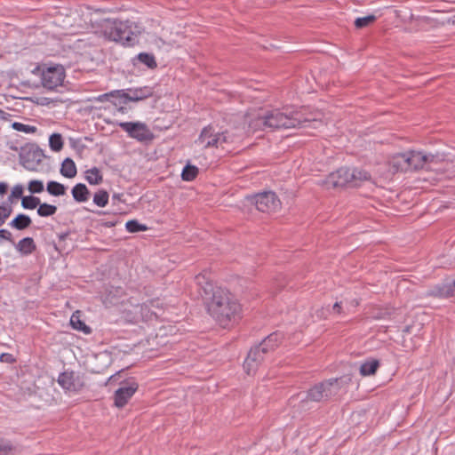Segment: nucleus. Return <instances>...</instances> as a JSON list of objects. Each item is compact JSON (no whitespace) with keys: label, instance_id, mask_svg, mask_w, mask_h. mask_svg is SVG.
<instances>
[{"label":"nucleus","instance_id":"1","mask_svg":"<svg viewBox=\"0 0 455 455\" xmlns=\"http://www.w3.org/2000/svg\"><path fill=\"white\" fill-rule=\"evenodd\" d=\"M316 124H322V122L303 118L299 112H290L288 108L268 111L265 115L257 116L249 124L253 130L290 129L312 125L316 128Z\"/></svg>","mask_w":455,"mask_h":455},{"label":"nucleus","instance_id":"2","mask_svg":"<svg viewBox=\"0 0 455 455\" xmlns=\"http://www.w3.org/2000/svg\"><path fill=\"white\" fill-rule=\"evenodd\" d=\"M207 310L221 326L226 327L231 321L235 320L241 306L228 290L219 287L212 291Z\"/></svg>","mask_w":455,"mask_h":455},{"label":"nucleus","instance_id":"3","mask_svg":"<svg viewBox=\"0 0 455 455\" xmlns=\"http://www.w3.org/2000/svg\"><path fill=\"white\" fill-rule=\"evenodd\" d=\"M104 37L109 41L120 43L124 46H133L138 43L140 34V26L129 20L107 19L101 25Z\"/></svg>","mask_w":455,"mask_h":455},{"label":"nucleus","instance_id":"4","mask_svg":"<svg viewBox=\"0 0 455 455\" xmlns=\"http://www.w3.org/2000/svg\"><path fill=\"white\" fill-rule=\"evenodd\" d=\"M283 333L275 331L264 339L259 345L251 348L243 363V368L247 374L254 373L262 363L265 355L274 351L282 342Z\"/></svg>","mask_w":455,"mask_h":455},{"label":"nucleus","instance_id":"5","mask_svg":"<svg viewBox=\"0 0 455 455\" xmlns=\"http://www.w3.org/2000/svg\"><path fill=\"white\" fill-rule=\"evenodd\" d=\"M370 179L371 175L366 171L341 167L327 176L324 185L327 188H343L346 186L359 187L363 181L369 180Z\"/></svg>","mask_w":455,"mask_h":455},{"label":"nucleus","instance_id":"6","mask_svg":"<svg viewBox=\"0 0 455 455\" xmlns=\"http://www.w3.org/2000/svg\"><path fill=\"white\" fill-rule=\"evenodd\" d=\"M33 76L38 79V84L35 86L42 85L44 88L53 91L61 86L66 77L65 68L62 65L40 64L32 71Z\"/></svg>","mask_w":455,"mask_h":455},{"label":"nucleus","instance_id":"7","mask_svg":"<svg viewBox=\"0 0 455 455\" xmlns=\"http://www.w3.org/2000/svg\"><path fill=\"white\" fill-rule=\"evenodd\" d=\"M236 139L228 131L220 132L216 131L213 126L208 125L201 131L196 142L202 145L204 148H221L225 149V145L235 143Z\"/></svg>","mask_w":455,"mask_h":455},{"label":"nucleus","instance_id":"8","mask_svg":"<svg viewBox=\"0 0 455 455\" xmlns=\"http://www.w3.org/2000/svg\"><path fill=\"white\" fill-rule=\"evenodd\" d=\"M344 382V378H335L320 382L307 391V399L313 402H320L338 394Z\"/></svg>","mask_w":455,"mask_h":455},{"label":"nucleus","instance_id":"9","mask_svg":"<svg viewBox=\"0 0 455 455\" xmlns=\"http://www.w3.org/2000/svg\"><path fill=\"white\" fill-rule=\"evenodd\" d=\"M249 202L254 204L258 211L262 212H276L281 207V201L273 191H264L248 197Z\"/></svg>","mask_w":455,"mask_h":455},{"label":"nucleus","instance_id":"10","mask_svg":"<svg viewBox=\"0 0 455 455\" xmlns=\"http://www.w3.org/2000/svg\"><path fill=\"white\" fill-rule=\"evenodd\" d=\"M139 388V384L134 379H129L122 381L120 387L114 393V405L119 409L124 408L136 391Z\"/></svg>","mask_w":455,"mask_h":455},{"label":"nucleus","instance_id":"11","mask_svg":"<svg viewBox=\"0 0 455 455\" xmlns=\"http://www.w3.org/2000/svg\"><path fill=\"white\" fill-rule=\"evenodd\" d=\"M119 126L128 133L129 137L138 141H150L154 139V134L144 123L122 122Z\"/></svg>","mask_w":455,"mask_h":455},{"label":"nucleus","instance_id":"12","mask_svg":"<svg viewBox=\"0 0 455 455\" xmlns=\"http://www.w3.org/2000/svg\"><path fill=\"white\" fill-rule=\"evenodd\" d=\"M59 385L65 390L69 392H78L84 387L78 376H76L74 371H63L58 377Z\"/></svg>","mask_w":455,"mask_h":455},{"label":"nucleus","instance_id":"13","mask_svg":"<svg viewBox=\"0 0 455 455\" xmlns=\"http://www.w3.org/2000/svg\"><path fill=\"white\" fill-rule=\"evenodd\" d=\"M435 156L434 155L423 154L419 151L408 152V163L410 171L424 168L428 163L434 162Z\"/></svg>","mask_w":455,"mask_h":455},{"label":"nucleus","instance_id":"14","mask_svg":"<svg viewBox=\"0 0 455 455\" xmlns=\"http://www.w3.org/2000/svg\"><path fill=\"white\" fill-rule=\"evenodd\" d=\"M121 91L120 97L125 100L124 102L143 100L151 97L154 93V89L149 86L128 89L127 92Z\"/></svg>","mask_w":455,"mask_h":455},{"label":"nucleus","instance_id":"15","mask_svg":"<svg viewBox=\"0 0 455 455\" xmlns=\"http://www.w3.org/2000/svg\"><path fill=\"white\" fill-rule=\"evenodd\" d=\"M46 158L44 150L36 144H30V171H43Z\"/></svg>","mask_w":455,"mask_h":455},{"label":"nucleus","instance_id":"16","mask_svg":"<svg viewBox=\"0 0 455 455\" xmlns=\"http://www.w3.org/2000/svg\"><path fill=\"white\" fill-rule=\"evenodd\" d=\"M426 296L435 298L452 297V289L448 283H439L427 291Z\"/></svg>","mask_w":455,"mask_h":455},{"label":"nucleus","instance_id":"17","mask_svg":"<svg viewBox=\"0 0 455 455\" xmlns=\"http://www.w3.org/2000/svg\"><path fill=\"white\" fill-rule=\"evenodd\" d=\"M390 165L395 172L410 171L408 152L394 156L390 160Z\"/></svg>","mask_w":455,"mask_h":455},{"label":"nucleus","instance_id":"18","mask_svg":"<svg viewBox=\"0 0 455 455\" xmlns=\"http://www.w3.org/2000/svg\"><path fill=\"white\" fill-rule=\"evenodd\" d=\"M73 198L78 203H84L89 200L90 191L83 183H78L71 190Z\"/></svg>","mask_w":455,"mask_h":455},{"label":"nucleus","instance_id":"19","mask_svg":"<svg viewBox=\"0 0 455 455\" xmlns=\"http://www.w3.org/2000/svg\"><path fill=\"white\" fill-rule=\"evenodd\" d=\"M60 172V174L66 178H74L77 173L75 162L69 157L65 158L61 164Z\"/></svg>","mask_w":455,"mask_h":455},{"label":"nucleus","instance_id":"20","mask_svg":"<svg viewBox=\"0 0 455 455\" xmlns=\"http://www.w3.org/2000/svg\"><path fill=\"white\" fill-rule=\"evenodd\" d=\"M379 367V362L377 359H371L363 363L360 366V374L362 376L374 375Z\"/></svg>","mask_w":455,"mask_h":455},{"label":"nucleus","instance_id":"21","mask_svg":"<svg viewBox=\"0 0 455 455\" xmlns=\"http://www.w3.org/2000/svg\"><path fill=\"white\" fill-rule=\"evenodd\" d=\"M85 180L90 185H99L103 180V176L97 167H92L84 172Z\"/></svg>","mask_w":455,"mask_h":455},{"label":"nucleus","instance_id":"22","mask_svg":"<svg viewBox=\"0 0 455 455\" xmlns=\"http://www.w3.org/2000/svg\"><path fill=\"white\" fill-rule=\"evenodd\" d=\"M46 190L51 196H61L66 195L67 187L60 182L51 180L47 183Z\"/></svg>","mask_w":455,"mask_h":455},{"label":"nucleus","instance_id":"23","mask_svg":"<svg viewBox=\"0 0 455 455\" xmlns=\"http://www.w3.org/2000/svg\"><path fill=\"white\" fill-rule=\"evenodd\" d=\"M78 311L74 313L70 317V324L73 329L83 331L84 334H90L92 332V329L86 325L77 315Z\"/></svg>","mask_w":455,"mask_h":455},{"label":"nucleus","instance_id":"24","mask_svg":"<svg viewBox=\"0 0 455 455\" xmlns=\"http://www.w3.org/2000/svg\"><path fill=\"white\" fill-rule=\"evenodd\" d=\"M28 143H25V145H21L20 147L18 146H12L11 145V148L14 149L19 152V161L20 164L25 168L28 169Z\"/></svg>","mask_w":455,"mask_h":455},{"label":"nucleus","instance_id":"25","mask_svg":"<svg viewBox=\"0 0 455 455\" xmlns=\"http://www.w3.org/2000/svg\"><path fill=\"white\" fill-rule=\"evenodd\" d=\"M9 225L18 230L25 229L28 227V215L20 213L9 223Z\"/></svg>","mask_w":455,"mask_h":455},{"label":"nucleus","instance_id":"26","mask_svg":"<svg viewBox=\"0 0 455 455\" xmlns=\"http://www.w3.org/2000/svg\"><path fill=\"white\" fill-rule=\"evenodd\" d=\"M136 59L146 65L148 68H156L157 67V63L156 61V58L153 54L148 52H140L136 56Z\"/></svg>","mask_w":455,"mask_h":455},{"label":"nucleus","instance_id":"27","mask_svg":"<svg viewBox=\"0 0 455 455\" xmlns=\"http://www.w3.org/2000/svg\"><path fill=\"white\" fill-rule=\"evenodd\" d=\"M109 195L105 189H100L93 196V203L99 207H105L108 203Z\"/></svg>","mask_w":455,"mask_h":455},{"label":"nucleus","instance_id":"28","mask_svg":"<svg viewBox=\"0 0 455 455\" xmlns=\"http://www.w3.org/2000/svg\"><path fill=\"white\" fill-rule=\"evenodd\" d=\"M197 174L198 168L194 165L188 164L182 170L181 178L183 180L191 181L196 178Z\"/></svg>","mask_w":455,"mask_h":455},{"label":"nucleus","instance_id":"29","mask_svg":"<svg viewBox=\"0 0 455 455\" xmlns=\"http://www.w3.org/2000/svg\"><path fill=\"white\" fill-rule=\"evenodd\" d=\"M49 146L54 152H59L63 148L62 136L60 133H53L49 138Z\"/></svg>","mask_w":455,"mask_h":455},{"label":"nucleus","instance_id":"30","mask_svg":"<svg viewBox=\"0 0 455 455\" xmlns=\"http://www.w3.org/2000/svg\"><path fill=\"white\" fill-rule=\"evenodd\" d=\"M57 207L52 204H48L46 203L42 204V205H39L37 208V214L40 217H50L56 213Z\"/></svg>","mask_w":455,"mask_h":455},{"label":"nucleus","instance_id":"31","mask_svg":"<svg viewBox=\"0 0 455 455\" xmlns=\"http://www.w3.org/2000/svg\"><path fill=\"white\" fill-rule=\"evenodd\" d=\"M125 228L130 233H136L140 231L148 230V227L144 224L140 223L137 220H131L126 222Z\"/></svg>","mask_w":455,"mask_h":455},{"label":"nucleus","instance_id":"32","mask_svg":"<svg viewBox=\"0 0 455 455\" xmlns=\"http://www.w3.org/2000/svg\"><path fill=\"white\" fill-rule=\"evenodd\" d=\"M376 20L375 15H368L365 17L357 18L355 20V26L356 28H363L368 27L370 24L373 23Z\"/></svg>","mask_w":455,"mask_h":455},{"label":"nucleus","instance_id":"33","mask_svg":"<svg viewBox=\"0 0 455 455\" xmlns=\"http://www.w3.org/2000/svg\"><path fill=\"white\" fill-rule=\"evenodd\" d=\"M196 283L203 288L205 294H208L210 291H212V285L205 279V275L199 274L196 276Z\"/></svg>","mask_w":455,"mask_h":455},{"label":"nucleus","instance_id":"34","mask_svg":"<svg viewBox=\"0 0 455 455\" xmlns=\"http://www.w3.org/2000/svg\"><path fill=\"white\" fill-rule=\"evenodd\" d=\"M12 212V206L10 204L4 203L0 205V226H2L5 220L9 218Z\"/></svg>","mask_w":455,"mask_h":455},{"label":"nucleus","instance_id":"35","mask_svg":"<svg viewBox=\"0 0 455 455\" xmlns=\"http://www.w3.org/2000/svg\"><path fill=\"white\" fill-rule=\"evenodd\" d=\"M23 196V186L20 184H17L12 188L11 194L8 196V201L12 204L13 200H18L20 198L21 199V197Z\"/></svg>","mask_w":455,"mask_h":455},{"label":"nucleus","instance_id":"36","mask_svg":"<svg viewBox=\"0 0 455 455\" xmlns=\"http://www.w3.org/2000/svg\"><path fill=\"white\" fill-rule=\"evenodd\" d=\"M16 250L22 255L28 254V236L23 237L16 245Z\"/></svg>","mask_w":455,"mask_h":455},{"label":"nucleus","instance_id":"37","mask_svg":"<svg viewBox=\"0 0 455 455\" xmlns=\"http://www.w3.org/2000/svg\"><path fill=\"white\" fill-rule=\"evenodd\" d=\"M12 450V445L9 441H0V455H10Z\"/></svg>","mask_w":455,"mask_h":455},{"label":"nucleus","instance_id":"38","mask_svg":"<svg viewBox=\"0 0 455 455\" xmlns=\"http://www.w3.org/2000/svg\"><path fill=\"white\" fill-rule=\"evenodd\" d=\"M44 189L41 180H30V194L41 193Z\"/></svg>","mask_w":455,"mask_h":455},{"label":"nucleus","instance_id":"39","mask_svg":"<svg viewBox=\"0 0 455 455\" xmlns=\"http://www.w3.org/2000/svg\"><path fill=\"white\" fill-rule=\"evenodd\" d=\"M121 92H122V91L119 90V91H114L111 92L104 93V94L98 96L96 100L100 102H103L106 100H109L110 98H112L116 95L120 97Z\"/></svg>","mask_w":455,"mask_h":455},{"label":"nucleus","instance_id":"40","mask_svg":"<svg viewBox=\"0 0 455 455\" xmlns=\"http://www.w3.org/2000/svg\"><path fill=\"white\" fill-rule=\"evenodd\" d=\"M12 127L16 131L28 133V124H21L19 122H14V123H12Z\"/></svg>","mask_w":455,"mask_h":455},{"label":"nucleus","instance_id":"41","mask_svg":"<svg viewBox=\"0 0 455 455\" xmlns=\"http://www.w3.org/2000/svg\"><path fill=\"white\" fill-rule=\"evenodd\" d=\"M15 361L13 355L10 353H2L0 355V362L5 363H12Z\"/></svg>","mask_w":455,"mask_h":455},{"label":"nucleus","instance_id":"42","mask_svg":"<svg viewBox=\"0 0 455 455\" xmlns=\"http://www.w3.org/2000/svg\"><path fill=\"white\" fill-rule=\"evenodd\" d=\"M37 382H43L44 384H46V383H52V380H51V379H50V378H49L48 376H46V375H45V376H42V377H40V378L38 379V380H37V381H36V382L34 383V387H35V390H34V392H35V393H37V391L40 389V387H39V385H38V383H37Z\"/></svg>","mask_w":455,"mask_h":455},{"label":"nucleus","instance_id":"43","mask_svg":"<svg viewBox=\"0 0 455 455\" xmlns=\"http://www.w3.org/2000/svg\"><path fill=\"white\" fill-rule=\"evenodd\" d=\"M39 205H42L40 198L30 194V210L38 208Z\"/></svg>","mask_w":455,"mask_h":455},{"label":"nucleus","instance_id":"44","mask_svg":"<svg viewBox=\"0 0 455 455\" xmlns=\"http://www.w3.org/2000/svg\"><path fill=\"white\" fill-rule=\"evenodd\" d=\"M0 237L6 241H12V234L6 229H0Z\"/></svg>","mask_w":455,"mask_h":455},{"label":"nucleus","instance_id":"45","mask_svg":"<svg viewBox=\"0 0 455 455\" xmlns=\"http://www.w3.org/2000/svg\"><path fill=\"white\" fill-rule=\"evenodd\" d=\"M21 205L24 209L28 210V196L21 197Z\"/></svg>","mask_w":455,"mask_h":455},{"label":"nucleus","instance_id":"46","mask_svg":"<svg viewBox=\"0 0 455 455\" xmlns=\"http://www.w3.org/2000/svg\"><path fill=\"white\" fill-rule=\"evenodd\" d=\"M8 186L5 182H0V195L3 196L6 193Z\"/></svg>","mask_w":455,"mask_h":455},{"label":"nucleus","instance_id":"47","mask_svg":"<svg viewBox=\"0 0 455 455\" xmlns=\"http://www.w3.org/2000/svg\"><path fill=\"white\" fill-rule=\"evenodd\" d=\"M332 310L338 314H340L341 312V306H340V303L339 302H336L333 307H332Z\"/></svg>","mask_w":455,"mask_h":455},{"label":"nucleus","instance_id":"48","mask_svg":"<svg viewBox=\"0 0 455 455\" xmlns=\"http://www.w3.org/2000/svg\"><path fill=\"white\" fill-rule=\"evenodd\" d=\"M123 195L121 194H114L113 196H112V201L113 202H116V201H121V196Z\"/></svg>","mask_w":455,"mask_h":455},{"label":"nucleus","instance_id":"49","mask_svg":"<svg viewBox=\"0 0 455 455\" xmlns=\"http://www.w3.org/2000/svg\"><path fill=\"white\" fill-rule=\"evenodd\" d=\"M450 287L452 289V297L455 296V279L451 283H448Z\"/></svg>","mask_w":455,"mask_h":455},{"label":"nucleus","instance_id":"50","mask_svg":"<svg viewBox=\"0 0 455 455\" xmlns=\"http://www.w3.org/2000/svg\"><path fill=\"white\" fill-rule=\"evenodd\" d=\"M104 227H107V228H112L116 225L115 222H112V221H109V222H105L102 224Z\"/></svg>","mask_w":455,"mask_h":455},{"label":"nucleus","instance_id":"51","mask_svg":"<svg viewBox=\"0 0 455 455\" xmlns=\"http://www.w3.org/2000/svg\"><path fill=\"white\" fill-rule=\"evenodd\" d=\"M36 249V244L32 238H30V253Z\"/></svg>","mask_w":455,"mask_h":455},{"label":"nucleus","instance_id":"52","mask_svg":"<svg viewBox=\"0 0 455 455\" xmlns=\"http://www.w3.org/2000/svg\"><path fill=\"white\" fill-rule=\"evenodd\" d=\"M6 115H7V114H6L4 110H1V109H0V120H2V119H5V118H6V117H5V116H6Z\"/></svg>","mask_w":455,"mask_h":455},{"label":"nucleus","instance_id":"53","mask_svg":"<svg viewBox=\"0 0 455 455\" xmlns=\"http://www.w3.org/2000/svg\"><path fill=\"white\" fill-rule=\"evenodd\" d=\"M29 100H30V101L35 102V100H34L31 97L29 98ZM36 104H41V105H44V101L39 102V100H36Z\"/></svg>","mask_w":455,"mask_h":455},{"label":"nucleus","instance_id":"54","mask_svg":"<svg viewBox=\"0 0 455 455\" xmlns=\"http://www.w3.org/2000/svg\"><path fill=\"white\" fill-rule=\"evenodd\" d=\"M67 236H68V234H67V233H64V234L60 235V238L61 240L65 239Z\"/></svg>","mask_w":455,"mask_h":455},{"label":"nucleus","instance_id":"55","mask_svg":"<svg viewBox=\"0 0 455 455\" xmlns=\"http://www.w3.org/2000/svg\"><path fill=\"white\" fill-rule=\"evenodd\" d=\"M36 131L35 126L30 125V133H34Z\"/></svg>","mask_w":455,"mask_h":455},{"label":"nucleus","instance_id":"56","mask_svg":"<svg viewBox=\"0 0 455 455\" xmlns=\"http://www.w3.org/2000/svg\"><path fill=\"white\" fill-rule=\"evenodd\" d=\"M71 144H72V146H73V147H75L76 142H75V140H71Z\"/></svg>","mask_w":455,"mask_h":455},{"label":"nucleus","instance_id":"57","mask_svg":"<svg viewBox=\"0 0 455 455\" xmlns=\"http://www.w3.org/2000/svg\"><path fill=\"white\" fill-rule=\"evenodd\" d=\"M114 378H115V376H114V375H113V376H111V377L109 378V380H112Z\"/></svg>","mask_w":455,"mask_h":455}]
</instances>
